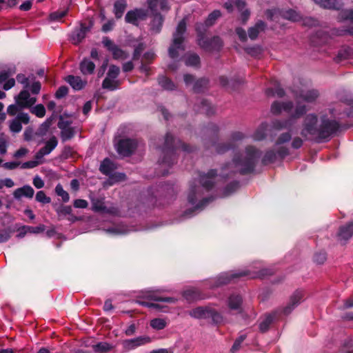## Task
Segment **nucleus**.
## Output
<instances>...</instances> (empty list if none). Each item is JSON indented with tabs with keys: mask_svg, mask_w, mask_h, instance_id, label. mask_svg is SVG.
<instances>
[{
	"mask_svg": "<svg viewBox=\"0 0 353 353\" xmlns=\"http://www.w3.org/2000/svg\"><path fill=\"white\" fill-rule=\"evenodd\" d=\"M260 157L261 152L259 150L248 146L243 154L235 157L231 163L222 167L219 176L214 170L200 175V185L190 186L188 195L189 203L194 206V210L201 209L210 200V198H203V190L209 191L220 180L231 176L234 174H245L252 172Z\"/></svg>",
	"mask_w": 353,
	"mask_h": 353,
	"instance_id": "1",
	"label": "nucleus"
},
{
	"mask_svg": "<svg viewBox=\"0 0 353 353\" xmlns=\"http://www.w3.org/2000/svg\"><path fill=\"white\" fill-rule=\"evenodd\" d=\"M339 123L332 116L322 114L320 119L314 114H307L303 121L301 134L316 142L327 141L339 129Z\"/></svg>",
	"mask_w": 353,
	"mask_h": 353,
	"instance_id": "2",
	"label": "nucleus"
},
{
	"mask_svg": "<svg viewBox=\"0 0 353 353\" xmlns=\"http://www.w3.org/2000/svg\"><path fill=\"white\" fill-rule=\"evenodd\" d=\"M292 92L296 99V106L288 103V123L292 119L299 118L307 111L306 105L303 102L311 103L319 97V92L316 90H293Z\"/></svg>",
	"mask_w": 353,
	"mask_h": 353,
	"instance_id": "3",
	"label": "nucleus"
},
{
	"mask_svg": "<svg viewBox=\"0 0 353 353\" xmlns=\"http://www.w3.org/2000/svg\"><path fill=\"white\" fill-rule=\"evenodd\" d=\"M179 150H181L184 152L191 151L188 145L182 143L180 140L176 141L170 134L168 133L165 136V143L163 148L164 157L160 164L162 166L173 164V157L175 155V152Z\"/></svg>",
	"mask_w": 353,
	"mask_h": 353,
	"instance_id": "4",
	"label": "nucleus"
},
{
	"mask_svg": "<svg viewBox=\"0 0 353 353\" xmlns=\"http://www.w3.org/2000/svg\"><path fill=\"white\" fill-rule=\"evenodd\" d=\"M185 31L186 22L185 19H183L179 23L176 31L173 34L172 42L168 49V54L170 58L173 59L177 58L180 53L185 50L183 35Z\"/></svg>",
	"mask_w": 353,
	"mask_h": 353,
	"instance_id": "5",
	"label": "nucleus"
},
{
	"mask_svg": "<svg viewBox=\"0 0 353 353\" xmlns=\"http://www.w3.org/2000/svg\"><path fill=\"white\" fill-rule=\"evenodd\" d=\"M272 274L270 270L262 269L259 271H243L239 272H224L219 276L216 281V286L225 285L231 282L233 279L241 276H248L251 279L263 278Z\"/></svg>",
	"mask_w": 353,
	"mask_h": 353,
	"instance_id": "6",
	"label": "nucleus"
},
{
	"mask_svg": "<svg viewBox=\"0 0 353 353\" xmlns=\"http://www.w3.org/2000/svg\"><path fill=\"white\" fill-rule=\"evenodd\" d=\"M274 151L267 152L265 154L263 162L266 164L272 163L276 160V158H283L286 154L287 151V134L283 133L276 140Z\"/></svg>",
	"mask_w": 353,
	"mask_h": 353,
	"instance_id": "7",
	"label": "nucleus"
},
{
	"mask_svg": "<svg viewBox=\"0 0 353 353\" xmlns=\"http://www.w3.org/2000/svg\"><path fill=\"white\" fill-rule=\"evenodd\" d=\"M201 24H196V30L198 33V44L206 51H214V50H219L222 46L223 42L220 37H214L210 40L205 38L203 33L201 29L200 26H202Z\"/></svg>",
	"mask_w": 353,
	"mask_h": 353,
	"instance_id": "8",
	"label": "nucleus"
},
{
	"mask_svg": "<svg viewBox=\"0 0 353 353\" xmlns=\"http://www.w3.org/2000/svg\"><path fill=\"white\" fill-rule=\"evenodd\" d=\"M246 1L245 0H228L224 4L223 8L229 13L233 12L236 8L241 12V19L243 24L246 23L250 16V11L246 8Z\"/></svg>",
	"mask_w": 353,
	"mask_h": 353,
	"instance_id": "9",
	"label": "nucleus"
},
{
	"mask_svg": "<svg viewBox=\"0 0 353 353\" xmlns=\"http://www.w3.org/2000/svg\"><path fill=\"white\" fill-rule=\"evenodd\" d=\"M120 72V69L118 66L112 65L110 66L107 77L103 81L102 87L104 89L114 90L119 88V81L117 79Z\"/></svg>",
	"mask_w": 353,
	"mask_h": 353,
	"instance_id": "10",
	"label": "nucleus"
},
{
	"mask_svg": "<svg viewBox=\"0 0 353 353\" xmlns=\"http://www.w3.org/2000/svg\"><path fill=\"white\" fill-rule=\"evenodd\" d=\"M137 147V142L134 139H123L116 144L117 152L123 157L130 156Z\"/></svg>",
	"mask_w": 353,
	"mask_h": 353,
	"instance_id": "11",
	"label": "nucleus"
},
{
	"mask_svg": "<svg viewBox=\"0 0 353 353\" xmlns=\"http://www.w3.org/2000/svg\"><path fill=\"white\" fill-rule=\"evenodd\" d=\"M151 342L152 339L150 336H141L131 339L123 340L121 345L124 352H129Z\"/></svg>",
	"mask_w": 353,
	"mask_h": 353,
	"instance_id": "12",
	"label": "nucleus"
},
{
	"mask_svg": "<svg viewBox=\"0 0 353 353\" xmlns=\"http://www.w3.org/2000/svg\"><path fill=\"white\" fill-rule=\"evenodd\" d=\"M285 308L282 310H278L272 312V314H269L265 316V318L261 321L259 324V329L261 332H266L272 323L276 320L282 318L285 316Z\"/></svg>",
	"mask_w": 353,
	"mask_h": 353,
	"instance_id": "13",
	"label": "nucleus"
},
{
	"mask_svg": "<svg viewBox=\"0 0 353 353\" xmlns=\"http://www.w3.org/2000/svg\"><path fill=\"white\" fill-rule=\"evenodd\" d=\"M29 121L30 117L27 113H19L9 121L10 130L13 133H19L22 129V123L28 124Z\"/></svg>",
	"mask_w": 353,
	"mask_h": 353,
	"instance_id": "14",
	"label": "nucleus"
},
{
	"mask_svg": "<svg viewBox=\"0 0 353 353\" xmlns=\"http://www.w3.org/2000/svg\"><path fill=\"white\" fill-rule=\"evenodd\" d=\"M37 101L35 97H31L28 90L24 89L15 97V102L21 105V108H28Z\"/></svg>",
	"mask_w": 353,
	"mask_h": 353,
	"instance_id": "15",
	"label": "nucleus"
},
{
	"mask_svg": "<svg viewBox=\"0 0 353 353\" xmlns=\"http://www.w3.org/2000/svg\"><path fill=\"white\" fill-rule=\"evenodd\" d=\"M57 125L61 130V137L63 141H66L74 137V130L71 127L70 122L65 121L62 117H61Z\"/></svg>",
	"mask_w": 353,
	"mask_h": 353,
	"instance_id": "16",
	"label": "nucleus"
},
{
	"mask_svg": "<svg viewBox=\"0 0 353 353\" xmlns=\"http://www.w3.org/2000/svg\"><path fill=\"white\" fill-rule=\"evenodd\" d=\"M190 315L196 319H207L219 317V314L214 310L208 307H199L190 311Z\"/></svg>",
	"mask_w": 353,
	"mask_h": 353,
	"instance_id": "17",
	"label": "nucleus"
},
{
	"mask_svg": "<svg viewBox=\"0 0 353 353\" xmlns=\"http://www.w3.org/2000/svg\"><path fill=\"white\" fill-rule=\"evenodd\" d=\"M92 210L97 212H107L115 214L118 210L115 208H107L104 204V199L103 198L91 197Z\"/></svg>",
	"mask_w": 353,
	"mask_h": 353,
	"instance_id": "18",
	"label": "nucleus"
},
{
	"mask_svg": "<svg viewBox=\"0 0 353 353\" xmlns=\"http://www.w3.org/2000/svg\"><path fill=\"white\" fill-rule=\"evenodd\" d=\"M147 17V12L143 9H135L128 11L125 17V20L127 23L133 25H138L139 19L143 20Z\"/></svg>",
	"mask_w": 353,
	"mask_h": 353,
	"instance_id": "19",
	"label": "nucleus"
},
{
	"mask_svg": "<svg viewBox=\"0 0 353 353\" xmlns=\"http://www.w3.org/2000/svg\"><path fill=\"white\" fill-rule=\"evenodd\" d=\"M304 296L305 292L302 290H296L291 294L288 299V313L303 301Z\"/></svg>",
	"mask_w": 353,
	"mask_h": 353,
	"instance_id": "20",
	"label": "nucleus"
},
{
	"mask_svg": "<svg viewBox=\"0 0 353 353\" xmlns=\"http://www.w3.org/2000/svg\"><path fill=\"white\" fill-rule=\"evenodd\" d=\"M58 141L55 137H51L44 147L41 148L36 154L35 159H41L44 156L50 154L57 145Z\"/></svg>",
	"mask_w": 353,
	"mask_h": 353,
	"instance_id": "21",
	"label": "nucleus"
},
{
	"mask_svg": "<svg viewBox=\"0 0 353 353\" xmlns=\"http://www.w3.org/2000/svg\"><path fill=\"white\" fill-rule=\"evenodd\" d=\"M339 20L341 22H347L352 25V26L345 30V31L353 35V9L343 10L339 14Z\"/></svg>",
	"mask_w": 353,
	"mask_h": 353,
	"instance_id": "22",
	"label": "nucleus"
},
{
	"mask_svg": "<svg viewBox=\"0 0 353 353\" xmlns=\"http://www.w3.org/2000/svg\"><path fill=\"white\" fill-rule=\"evenodd\" d=\"M90 30V28L85 24H81L79 29L76 30L71 35L72 42L78 44L85 37L87 32Z\"/></svg>",
	"mask_w": 353,
	"mask_h": 353,
	"instance_id": "23",
	"label": "nucleus"
},
{
	"mask_svg": "<svg viewBox=\"0 0 353 353\" xmlns=\"http://www.w3.org/2000/svg\"><path fill=\"white\" fill-rule=\"evenodd\" d=\"M148 5L152 12H157L159 5L163 11H168L170 8L169 0H148Z\"/></svg>",
	"mask_w": 353,
	"mask_h": 353,
	"instance_id": "24",
	"label": "nucleus"
},
{
	"mask_svg": "<svg viewBox=\"0 0 353 353\" xmlns=\"http://www.w3.org/2000/svg\"><path fill=\"white\" fill-rule=\"evenodd\" d=\"M65 81L75 90H82L86 85L87 81L83 80L80 77L69 75L65 78Z\"/></svg>",
	"mask_w": 353,
	"mask_h": 353,
	"instance_id": "25",
	"label": "nucleus"
},
{
	"mask_svg": "<svg viewBox=\"0 0 353 353\" xmlns=\"http://www.w3.org/2000/svg\"><path fill=\"white\" fill-rule=\"evenodd\" d=\"M34 193V191L33 188L30 185H26L22 188L16 189L13 193V196L17 199H19L23 196L32 198Z\"/></svg>",
	"mask_w": 353,
	"mask_h": 353,
	"instance_id": "26",
	"label": "nucleus"
},
{
	"mask_svg": "<svg viewBox=\"0 0 353 353\" xmlns=\"http://www.w3.org/2000/svg\"><path fill=\"white\" fill-rule=\"evenodd\" d=\"M266 28V24L263 21H258L255 25L248 29V36L250 39L254 40L260 32H263Z\"/></svg>",
	"mask_w": 353,
	"mask_h": 353,
	"instance_id": "27",
	"label": "nucleus"
},
{
	"mask_svg": "<svg viewBox=\"0 0 353 353\" xmlns=\"http://www.w3.org/2000/svg\"><path fill=\"white\" fill-rule=\"evenodd\" d=\"M319 6L326 9L339 10L342 3L339 0H312Z\"/></svg>",
	"mask_w": 353,
	"mask_h": 353,
	"instance_id": "28",
	"label": "nucleus"
},
{
	"mask_svg": "<svg viewBox=\"0 0 353 353\" xmlns=\"http://www.w3.org/2000/svg\"><path fill=\"white\" fill-rule=\"evenodd\" d=\"M353 235V223L340 228L338 232V238L340 241H346Z\"/></svg>",
	"mask_w": 353,
	"mask_h": 353,
	"instance_id": "29",
	"label": "nucleus"
},
{
	"mask_svg": "<svg viewBox=\"0 0 353 353\" xmlns=\"http://www.w3.org/2000/svg\"><path fill=\"white\" fill-rule=\"evenodd\" d=\"M163 23V16L157 12H153V19L150 24L151 30L154 33H159L161 30Z\"/></svg>",
	"mask_w": 353,
	"mask_h": 353,
	"instance_id": "30",
	"label": "nucleus"
},
{
	"mask_svg": "<svg viewBox=\"0 0 353 353\" xmlns=\"http://www.w3.org/2000/svg\"><path fill=\"white\" fill-rule=\"evenodd\" d=\"M183 60L187 66L199 67L200 65V57L196 53H186L183 57Z\"/></svg>",
	"mask_w": 353,
	"mask_h": 353,
	"instance_id": "31",
	"label": "nucleus"
},
{
	"mask_svg": "<svg viewBox=\"0 0 353 353\" xmlns=\"http://www.w3.org/2000/svg\"><path fill=\"white\" fill-rule=\"evenodd\" d=\"M184 298L188 301H194L203 299L205 296L202 295L196 288H190L183 292Z\"/></svg>",
	"mask_w": 353,
	"mask_h": 353,
	"instance_id": "32",
	"label": "nucleus"
},
{
	"mask_svg": "<svg viewBox=\"0 0 353 353\" xmlns=\"http://www.w3.org/2000/svg\"><path fill=\"white\" fill-rule=\"evenodd\" d=\"M268 129V123L263 122L261 123L252 134L253 139L255 141H261L264 139L266 137Z\"/></svg>",
	"mask_w": 353,
	"mask_h": 353,
	"instance_id": "33",
	"label": "nucleus"
},
{
	"mask_svg": "<svg viewBox=\"0 0 353 353\" xmlns=\"http://www.w3.org/2000/svg\"><path fill=\"white\" fill-rule=\"evenodd\" d=\"M221 16V12L219 10H215L212 12L208 17L207 19L205 21V24L202 26H200L201 30L204 32L205 31V27H209L212 26L217 19H219ZM202 25V23H201Z\"/></svg>",
	"mask_w": 353,
	"mask_h": 353,
	"instance_id": "34",
	"label": "nucleus"
},
{
	"mask_svg": "<svg viewBox=\"0 0 353 353\" xmlns=\"http://www.w3.org/2000/svg\"><path fill=\"white\" fill-rule=\"evenodd\" d=\"M127 8L125 0H117L114 4V13L117 19H120Z\"/></svg>",
	"mask_w": 353,
	"mask_h": 353,
	"instance_id": "35",
	"label": "nucleus"
},
{
	"mask_svg": "<svg viewBox=\"0 0 353 353\" xmlns=\"http://www.w3.org/2000/svg\"><path fill=\"white\" fill-rule=\"evenodd\" d=\"M265 93L268 97H282L285 94V91L283 89L280 88V85L277 82H274L273 87L266 89Z\"/></svg>",
	"mask_w": 353,
	"mask_h": 353,
	"instance_id": "36",
	"label": "nucleus"
},
{
	"mask_svg": "<svg viewBox=\"0 0 353 353\" xmlns=\"http://www.w3.org/2000/svg\"><path fill=\"white\" fill-rule=\"evenodd\" d=\"M115 168H116L113 162L108 159H105L101 162L99 170L103 174L110 175Z\"/></svg>",
	"mask_w": 353,
	"mask_h": 353,
	"instance_id": "37",
	"label": "nucleus"
},
{
	"mask_svg": "<svg viewBox=\"0 0 353 353\" xmlns=\"http://www.w3.org/2000/svg\"><path fill=\"white\" fill-rule=\"evenodd\" d=\"M94 68V63L88 59H83L80 63V70L83 74H92Z\"/></svg>",
	"mask_w": 353,
	"mask_h": 353,
	"instance_id": "38",
	"label": "nucleus"
},
{
	"mask_svg": "<svg viewBox=\"0 0 353 353\" xmlns=\"http://www.w3.org/2000/svg\"><path fill=\"white\" fill-rule=\"evenodd\" d=\"M242 298L239 295H232L228 299V306L231 310H241Z\"/></svg>",
	"mask_w": 353,
	"mask_h": 353,
	"instance_id": "39",
	"label": "nucleus"
},
{
	"mask_svg": "<svg viewBox=\"0 0 353 353\" xmlns=\"http://www.w3.org/2000/svg\"><path fill=\"white\" fill-rule=\"evenodd\" d=\"M287 110V103L285 101H275L271 106V112L274 114H279Z\"/></svg>",
	"mask_w": 353,
	"mask_h": 353,
	"instance_id": "40",
	"label": "nucleus"
},
{
	"mask_svg": "<svg viewBox=\"0 0 353 353\" xmlns=\"http://www.w3.org/2000/svg\"><path fill=\"white\" fill-rule=\"evenodd\" d=\"M208 81L205 79H200L196 81L192 87L194 92L199 93L203 92L208 87Z\"/></svg>",
	"mask_w": 353,
	"mask_h": 353,
	"instance_id": "41",
	"label": "nucleus"
},
{
	"mask_svg": "<svg viewBox=\"0 0 353 353\" xmlns=\"http://www.w3.org/2000/svg\"><path fill=\"white\" fill-rule=\"evenodd\" d=\"M159 83L161 86L168 90H174L176 86L174 83L168 78L165 77H161L159 79Z\"/></svg>",
	"mask_w": 353,
	"mask_h": 353,
	"instance_id": "42",
	"label": "nucleus"
},
{
	"mask_svg": "<svg viewBox=\"0 0 353 353\" xmlns=\"http://www.w3.org/2000/svg\"><path fill=\"white\" fill-rule=\"evenodd\" d=\"M112 348V346L106 342H101L94 345H93V349L94 352L99 353H105L110 351Z\"/></svg>",
	"mask_w": 353,
	"mask_h": 353,
	"instance_id": "43",
	"label": "nucleus"
},
{
	"mask_svg": "<svg viewBox=\"0 0 353 353\" xmlns=\"http://www.w3.org/2000/svg\"><path fill=\"white\" fill-rule=\"evenodd\" d=\"M166 325L167 321L163 319L157 318L150 321V326L154 330H163Z\"/></svg>",
	"mask_w": 353,
	"mask_h": 353,
	"instance_id": "44",
	"label": "nucleus"
},
{
	"mask_svg": "<svg viewBox=\"0 0 353 353\" xmlns=\"http://www.w3.org/2000/svg\"><path fill=\"white\" fill-rule=\"evenodd\" d=\"M56 194L61 197L62 201L65 203L68 202L70 199V196L68 193L65 191L63 188V186L61 184H57L55 188Z\"/></svg>",
	"mask_w": 353,
	"mask_h": 353,
	"instance_id": "45",
	"label": "nucleus"
},
{
	"mask_svg": "<svg viewBox=\"0 0 353 353\" xmlns=\"http://www.w3.org/2000/svg\"><path fill=\"white\" fill-rule=\"evenodd\" d=\"M148 297L151 299L156 301H163V302H168V303H174L176 301V299L172 297H162L160 296H158L154 293L150 294L148 295Z\"/></svg>",
	"mask_w": 353,
	"mask_h": 353,
	"instance_id": "46",
	"label": "nucleus"
},
{
	"mask_svg": "<svg viewBox=\"0 0 353 353\" xmlns=\"http://www.w3.org/2000/svg\"><path fill=\"white\" fill-rule=\"evenodd\" d=\"M327 39V35L324 33H321L317 34L316 36L312 37L311 38V42L314 46H317L319 43H323L326 41Z\"/></svg>",
	"mask_w": 353,
	"mask_h": 353,
	"instance_id": "47",
	"label": "nucleus"
},
{
	"mask_svg": "<svg viewBox=\"0 0 353 353\" xmlns=\"http://www.w3.org/2000/svg\"><path fill=\"white\" fill-rule=\"evenodd\" d=\"M23 109V108H21V105L16 103V104L10 105L8 107L7 112L10 116H14L16 114L17 115L18 114L21 113V111Z\"/></svg>",
	"mask_w": 353,
	"mask_h": 353,
	"instance_id": "48",
	"label": "nucleus"
},
{
	"mask_svg": "<svg viewBox=\"0 0 353 353\" xmlns=\"http://www.w3.org/2000/svg\"><path fill=\"white\" fill-rule=\"evenodd\" d=\"M114 59H125L127 55L124 51L120 49L117 46L111 51Z\"/></svg>",
	"mask_w": 353,
	"mask_h": 353,
	"instance_id": "49",
	"label": "nucleus"
},
{
	"mask_svg": "<svg viewBox=\"0 0 353 353\" xmlns=\"http://www.w3.org/2000/svg\"><path fill=\"white\" fill-rule=\"evenodd\" d=\"M31 112L38 117H43L46 114V109L41 104L37 105L32 110Z\"/></svg>",
	"mask_w": 353,
	"mask_h": 353,
	"instance_id": "50",
	"label": "nucleus"
},
{
	"mask_svg": "<svg viewBox=\"0 0 353 353\" xmlns=\"http://www.w3.org/2000/svg\"><path fill=\"white\" fill-rule=\"evenodd\" d=\"M36 200L42 203H49L51 201L50 198L47 196L46 193L42 190L37 192Z\"/></svg>",
	"mask_w": 353,
	"mask_h": 353,
	"instance_id": "51",
	"label": "nucleus"
},
{
	"mask_svg": "<svg viewBox=\"0 0 353 353\" xmlns=\"http://www.w3.org/2000/svg\"><path fill=\"white\" fill-rule=\"evenodd\" d=\"M24 230H26L28 233L39 234L45 230V225H39L37 227L24 225Z\"/></svg>",
	"mask_w": 353,
	"mask_h": 353,
	"instance_id": "52",
	"label": "nucleus"
},
{
	"mask_svg": "<svg viewBox=\"0 0 353 353\" xmlns=\"http://www.w3.org/2000/svg\"><path fill=\"white\" fill-rule=\"evenodd\" d=\"M66 14H67V10L57 11V12H54L51 13L50 15V18L52 21H58V20L61 19Z\"/></svg>",
	"mask_w": 353,
	"mask_h": 353,
	"instance_id": "53",
	"label": "nucleus"
},
{
	"mask_svg": "<svg viewBox=\"0 0 353 353\" xmlns=\"http://www.w3.org/2000/svg\"><path fill=\"white\" fill-rule=\"evenodd\" d=\"M239 188V183L238 182H232L230 185H228L225 190H224V195L227 196L232 192H234L237 188Z\"/></svg>",
	"mask_w": 353,
	"mask_h": 353,
	"instance_id": "54",
	"label": "nucleus"
},
{
	"mask_svg": "<svg viewBox=\"0 0 353 353\" xmlns=\"http://www.w3.org/2000/svg\"><path fill=\"white\" fill-rule=\"evenodd\" d=\"M39 159H36L34 161H30L23 163L22 164H21V168L22 169L34 168L40 164V162L39 161Z\"/></svg>",
	"mask_w": 353,
	"mask_h": 353,
	"instance_id": "55",
	"label": "nucleus"
},
{
	"mask_svg": "<svg viewBox=\"0 0 353 353\" xmlns=\"http://www.w3.org/2000/svg\"><path fill=\"white\" fill-rule=\"evenodd\" d=\"M17 80L19 83L23 85L25 89H28L29 88V79L24 74H18L17 76Z\"/></svg>",
	"mask_w": 353,
	"mask_h": 353,
	"instance_id": "56",
	"label": "nucleus"
},
{
	"mask_svg": "<svg viewBox=\"0 0 353 353\" xmlns=\"http://www.w3.org/2000/svg\"><path fill=\"white\" fill-rule=\"evenodd\" d=\"M103 46L111 52L117 46L108 37H103L102 40Z\"/></svg>",
	"mask_w": 353,
	"mask_h": 353,
	"instance_id": "57",
	"label": "nucleus"
},
{
	"mask_svg": "<svg viewBox=\"0 0 353 353\" xmlns=\"http://www.w3.org/2000/svg\"><path fill=\"white\" fill-rule=\"evenodd\" d=\"M68 92V88L66 86H61L59 88V89L57 90L55 93V97L57 99H61L67 95Z\"/></svg>",
	"mask_w": 353,
	"mask_h": 353,
	"instance_id": "58",
	"label": "nucleus"
},
{
	"mask_svg": "<svg viewBox=\"0 0 353 353\" xmlns=\"http://www.w3.org/2000/svg\"><path fill=\"white\" fill-rule=\"evenodd\" d=\"M33 94H38L41 90V85L39 81H34L28 88Z\"/></svg>",
	"mask_w": 353,
	"mask_h": 353,
	"instance_id": "59",
	"label": "nucleus"
},
{
	"mask_svg": "<svg viewBox=\"0 0 353 353\" xmlns=\"http://www.w3.org/2000/svg\"><path fill=\"white\" fill-rule=\"evenodd\" d=\"M244 138H245V134L243 132H239V131H236V132H232L231 134V137H230L231 141L232 142H236V141H241Z\"/></svg>",
	"mask_w": 353,
	"mask_h": 353,
	"instance_id": "60",
	"label": "nucleus"
},
{
	"mask_svg": "<svg viewBox=\"0 0 353 353\" xmlns=\"http://www.w3.org/2000/svg\"><path fill=\"white\" fill-rule=\"evenodd\" d=\"M7 146V140L3 135L0 136V153L1 154H5L6 153Z\"/></svg>",
	"mask_w": 353,
	"mask_h": 353,
	"instance_id": "61",
	"label": "nucleus"
},
{
	"mask_svg": "<svg viewBox=\"0 0 353 353\" xmlns=\"http://www.w3.org/2000/svg\"><path fill=\"white\" fill-rule=\"evenodd\" d=\"M303 23L304 26H316L319 25V21L316 19L312 17H305L303 20Z\"/></svg>",
	"mask_w": 353,
	"mask_h": 353,
	"instance_id": "62",
	"label": "nucleus"
},
{
	"mask_svg": "<svg viewBox=\"0 0 353 353\" xmlns=\"http://www.w3.org/2000/svg\"><path fill=\"white\" fill-rule=\"evenodd\" d=\"M301 19L300 14L293 10H288V21H297Z\"/></svg>",
	"mask_w": 353,
	"mask_h": 353,
	"instance_id": "63",
	"label": "nucleus"
},
{
	"mask_svg": "<svg viewBox=\"0 0 353 353\" xmlns=\"http://www.w3.org/2000/svg\"><path fill=\"white\" fill-rule=\"evenodd\" d=\"M183 80L187 86H189V85L193 86L196 82L194 76L189 74H184Z\"/></svg>",
	"mask_w": 353,
	"mask_h": 353,
	"instance_id": "64",
	"label": "nucleus"
}]
</instances>
